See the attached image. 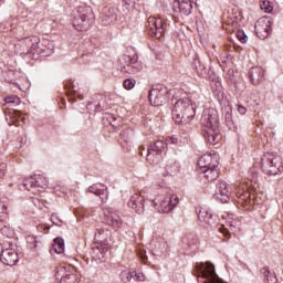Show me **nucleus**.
<instances>
[{"mask_svg":"<svg viewBox=\"0 0 283 283\" xmlns=\"http://www.w3.org/2000/svg\"><path fill=\"white\" fill-rule=\"evenodd\" d=\"M198 218L200 222H205L208 227H213L218 223V216L209 212V210L202 208L198 211Z\"/></svg>","mask_w":283,"mask_h":283,"instance_id":"412c9836","label":"nucleus"},{"mask_svg":"<svg viewBox=\"0 0 283 283\" xmlns=\"http://www.w3.org/2000/svg\"><path fill=\"white\" fill-rule=\"evenodd\" d=\"M261 273H263L266 283H277V276L275 275V272H271L268 268H263Z\"/></svg>","mask_w":283,"mask_h":283,"instance_id":"c85d7f7f","label":"nucleus"},{"mask_svg":"<svg viewBox=\"0 0 283 283\" xmlns=\"http://www.w3.org/2000/svg\"><path fill=\"white\" fill-rule=\"evenodd\" d=\"M54 275L57 283H76V275L70 273L65 266L57 268Z\"/></svg>","mask_w":283,"mask_h":283,"instance_id":"dca6fc26","label":"nucleus"},{"mask_svg":"<svg viewBox=\"0 0 283 283\" xmlns=\"http://www.w3.org/2000/svg\"><path fill=\"white\" fill-rule=\"evenodd\" d=\"M23 145H25V142H24V139L22 137L21 140H20V147H23Z\"/></svg>","mask_w":283,"mask_h":283,"instance_id":"49530a36","label":"nucleus"},{"mask_svg":"<svg viewBox=\"0 0 283 283\" xmlns=\"http://www.w3.org/2000/svg\"><path fill=\"white\" fill-rule=\"evenodd\" d=\"M81 99H83V96L78 95Z\"/></svg>","mask_w":283,"mask_h":283,"instance_id":"8fccbe9b","label":"nucleus"},{"mask_svg":"<svg viewBox=\"0 0 283 283\" xmlns=\"http://www.w3.org/2000/svg\"><path fill=\"white\" fill-rule=\"evenodd\" d=\"M238 112H239V114L244 115V114H247V107H244L242 105H239L238 106Z\"/></svg>","mask_w":283,"mask_h":283,"instance_id":"a19ab883","label":"nucleus"},{"mask_svg":"<svg viewBox=\"0 0 283 283\" xmlns=\"http://www.w3.org/2000/svg\"><path fill=\"white\" fill-rule=\"evenodd\" d=\"M231 196V190L229 189V185L226 181H219L216 188V197L221 202H229V197Z\"/></svg>","mask_w":283,"mask_h":283,"instance_id":"a211bd4d","label":"nucleus"},{"mask_svg":"<svg viewBox=\"0 0 283 283\" xmlns=\"http://www.w3.org/2000/svg\"><path fill=\"white\" fill-rule=\"evenodd\" d=\"M0 232L2 233V235L10 238V235H12V233H13V230L10 227L4 226L0 229Z\"/></svg>","mask_w":283,"mask_h":283,"instance_id":"f704fd0d","label":"nucleus"},{"mask_svg":"<svg viewBox=\"0 0 283 283\" xmlns=\"http://www.w3.org/2000/svg\"><path fill=\"white\" fill-rule=\"evenodd\" d=\"M174 10L189 17L193 10V0H176L174 2Z\"/></svg>","mask_w":283,"mask_h":283,"instance_id":"f3484780","label":"nucleus"},{"mask_svg":"<svg viewBox=\"0 0 283 283\" xmlns=\"http://www.w3.org/2000/svg\"><path fill=\"white\" fill-rule=\"evenodd\" d=\"M237 39H239V41L241 43H247V33H244V31H242V30H238L237 31Z\"/></svg>","mask_w":283,"mask_h":283,"instance_id":"c9c22d12","label":"nucleus"},{"mask_svg":"<svg viewBox=\"0 0 283 283\" xmlns=\"http://www.w3.org/2000/svg\"><path fill=\"white\" fill-rule=\"evenodd\" d=\"M178 202H180L178 195H169L160 202V207L157 210L159 213H169L178 207Z\"/></svg>","mask_w":283,"mask_h":283,"instance_id":"4468645a","label":"nucleus"},{"mask_svg":"<svg viewBox=\"0 0 283 283\" xmlns=\"http://www.w3.org/2000/svg\"><path fill=\"white\" fill-rule=\"evenodd\" d=\"M21 48L22 54H42V56L54 54V42L50 40L36 42V38L34 40L27 38L22 41Z\"/></svg>","mask_w":283,"mask_h":283,"instance_id":"f03ea898","label":"nucleus"},{"mask_svg":"<svg viewBox=\"0 0 283 283\" xmlns=\"http://www.w3.org/2000/svg\"><path fill=\"white\" fill-rule=\"evenodd\" d=\"M0 260L7 266H14L19 262V253L12 248H7L1 251Z\"/></svg>","mask_w":283,"mask_h":283,"instance_id":"2eb2a0df","label":"nucleus"},{"mask_svg":"<svg viewBox=\"0 0 283 283\" xmlns=\"http://www.w3.org/2000/svg\"><path fill=\"white\" fill-rule=\"evenodd\" d=\"M122 136H123L125 143H129V138H127V133H123Z\"/></svg>","mask_w":283,"mask_h":283,"instance_id":"c03bdc74","label":"nucleus"},{"mask_svg":"<svg viewBox=\"0 0 283 283\" xmlns=\"http://www.w3.org/2000/svg\"><path fill=\"white\" fill-rule=\"evenodd\" d=\"M261 10H263L266 13L273 12V7H271L270 2H262Z\"/></svg>","mask_w":283,"mask_h":283,"instance_id":"4c0bfd02","label":"nucleus"},{"mask_svg":"<svg viewBox=\"0 0 283 283\" xmlns=\"http://www.w3.org/2000/svg\"><path fill=\"white\" fill-rule=\"evenodd\" d=\"M143 150H145V147H139L140 156H143Z\"/></svg>","mask_w":283,"mask_h":283,"instance_id":"09e8293b","label":"nucleus"},{"mask_svg":"<svg viewBox=\"0 0 283 283\" xmlns=\"http://www.w3.org/2000/svg\"><path fill=\"white\" fill-rule=\"evenodd\" d=\"M151 247L157 255H161L165 249H167V242L164 239H155L151 241Z\"/></svg>","mask_w":283,"mask_h":283,"instance_id":"a878e982","label":"nucleus"},{"mask_svg":"<svg viewBox=\"0 0 283 283\" xmlns=\"http://www.w3.org/2000/svg\"><path fill=\"white\" fill-rule=\"evenodd\" d=\"M261 169L266 176H277L283 172V159L280 155L266 154L261 158Z\"/></svg>","mask_w":283,"mask_h":283,"instance_id":"39448f33","label":"nucleus"},{"mask_svg":"<svg viewBox=\"0 0 283 283\" xmlns=\"http://www.w3.org/2000/svg\"><path fill=\"white\" fill-rule=\"evenodd\" d=\"M106 222L115 231H123V229H125V223L123 222V219H120V216L116 214V212H107Z\"/></svg>","mask_w":283,"mask_h":283,"instance_id":"6ab92c4d","label":"nucleus"},{"mask_svg":"<svg viewBox=\"0 0 283 283\" xmlns=\"http://www.w3.org/2000/svg\"><path fill=\"white\" fill-rule=\"evenodd\" d=\"M273 25V19L271 18H260L254 25V30L256 33V36L264 41V39H269L271 35V27Z\"/></svg>","mask_w":283,"mask_h":283,"instance_id":"9d476101","label":"nucleus"},{"mask_svg":"<svg viewBox=\"0 0 283 283\" xmlns=\"http://www.w3.org/2000/svg\"><path fill=\"white\" fill-rule=\"evenodd\" d=\"M167 143H172V145H176L177 140L174 138L167 139Z\"/></svg>","mask_w":283,"mask_h":283,"instance_id":"a18cd8bd","label":"nucleus"},{"mask_svg":"<svg viewBox=\"0 0 283 283\" xmlns=\"http://www.w3.org/2000/svg\"><path fill=\"white\" fill-rule=\"evenodd\" d=\"M167 151V143L163 140H156L154 144H150L147 148L146 160L150 165H158L163 160V154Z\"/></svg>","mask_w":283,"mask_h":283,"instance_id":"0eeeda50","label":"nucleus"},{"mask_svg":"<svg viewBox=\"0 0 283 283\" xmlns=\"http://www.w3.org/2000/svg\"><path fill=\"white\" fill-rule=\"evenodd\" d=\"M191 67L193 71L197 72L198 76H200L201 78L209 77V70H207V66H205V64H202L200 59H198V57L193 59V61L191 63Z\"/></svg>","mask_w":283,"mask_h":283,"instance_id":"b1692460","label":"nucleus"},{"mask_svg":"<svg viewBox=\"0 0 283 283\" xmlns=\"http://www.w3.org/2000/svg\"><path fill=\"white\" fill-rule=\"evenodd\" d=\"M224 120L228 129H232V132L238 129V125L235 124V119H233V113L231 111L226 112Z\"/></svg>","mask_w":283,"mask_h":283,"instance_id":"bb28decb","label":"nucleus"},{"mask_svg":"<svg viewBox=\"0 0 283 283\" xmlns=\"http://www.w3.org/2000/svg\"><path fill=\"white\" fill-rule=\"evenodd\" d=\"M6 211H8V209L3 205L0 203V217L6 216Z\"/></svg>","mask_w":283,"mask_h":283,"instance_id":"79ce46f5","label":"nucleus"},{"mask_svg":"<svg viewBox=\"0 0 283 283\" xmlns=\"http://www.w3.org/2000/svg\"><path fill=\"white\" fill-rule=\"evenodd\" d=\"M134 273H136V272H133V273H130V274L134 276Z\"/></svg>","mask_w":283,"mask_h":283,"instance_id":"3c124183","label":"nucleus"},{"mask_svg":"<svg viewBox=\"0 0 283 283\" xmlns=\"http://www.w3.org/2000/svg\"><path fill=\"white\" fill-rule=\"evenodd\" d=\"M73 28L77 30V32H85L90 30L92 23H94V11L92 7H87L82 4L76 8V14L73 19Z\"/></svg>","mask_w":283,"mask_h":283,"instance_id":"20e7f679","label":"nucleus"},{"mask_svg":"<svg viewBox=\"0 0 283 283\" xmlns=\"http://www.w3.org/2000/svg\"><path fill=\"white\" fill-rule=\"evenodd\" d=\"M197 165L199 167V171L202 169L219 167L220 166V155L213 150L210 153H206L198 159Z\"/></svg>","mask_w":283,"mask_h":283,"instance_id":"9b49d317","label":"nucleus"},{"mask_svg":"<svg viewBox=\"0 0 283 283\" xmlns=\"http://www.w3.org/2000/svg\"><path fill=\"white\" fill-rule=\"evenodd\" d=\"M3 168H1V166H0V178H3Z\"/></svg>","mask_w":283,"mask_h":283,"instance_id":"de8ad7c7","label":"nucleus"},{"mask_svg":"<svg viewBox=\"0 0 283 283\" xmlns=\"http://www.w3.org/2000/svg\"><path fill=\"white\" fill-rule=\"evenodd\" d=\"M106 120H108L109 125L115 129H120V120H123V117H115L114 115L108 114Z\"/></svg>","mask_w":283,"mask_h":283,"instance_id":"c756f323","label":"nucleus"},{"mask_svg":"<svg viewBox=\"0 0 283 283\" xmlns=\"http://www.w3.org/2000/svg\"><path fill=\"white\" fill-rule=\"evenodd\" d=\"M123 86L125 87V90H134V87L136 86V80L127 78L124 81Z\"/></svg>","mask_w":283,"mask_h":283,"instance_id":"2f4dec72","label":"nucleus"},{"mask_svg":"<svg viewBox=\"0 0 283 283\" xmlns=\"http://www.w3.org/2000/svg\"><path fill=\"white\" fill-rule=\"evenodd\" d=\"M120 275H122V282H125V283L132 282V277H133L132 272L125 271V272H122Z\"/></svg>","mask_w":283,"mask_h":283,"instance_id":"e433bc0d","label":"nucleus"},{"mask_svg":"<svg viewBox=\"0 0 283 283\" xmlns=\"http://www.w3.org/2000/svg\"><path fill=\"white\" fill-rule=\"evenodd\" d=\"M27 242L29 244H32L34 249H36V247H39V242L36 241V238L35 237H32V235H29L27 238Z\"/></svg>","mask_w":283,"mask_h":283,"instance_id":"58836bf2","label":"nucleus"},{"mask_svg":"<svg viewBox=\"0 0 283 283\" xmlns=\"http://www.w3.org/2000/svg\"><path fill=\"white\" fill-rule=\"evenodd\" d=\"M51 222L55 224V227H63V220H61V218H59V214L56 213H53L51 216Z\"/></svg>","mask_w":283,"mask_h":283,"instance_id":"72a5a7b5","label":"nucleus"},{"mask_svg":"<svg viewBox=\"0 0 283 283\" xmlns=\"http://www.w3.org/2000/svg\"><path fill=\"white\" fill-rule=\"evenodd\" d=\"M21 98L17 95H10L4 98V107H17V105H20Z\"/></svg>","mask_w":283,"mask_h":283,"instance_id":"cd10ccee","label":"nucleus"},{"mask_svg":"<svg viewBox=\"0 0 283 283\" xmlns=\"http://www.w3.org/2000/svg\"><path fill=\"white\" fill-rule=\"evenodd\" d=\"M123 60L126 63V66H123L122 72H126L127 74H136V72H140L143 66L140 62H138V55H123Z\"/></svg>","mask_w":283,"mask_h":283,"instance_id":"f8f14e48","label":"nucleus"},{"mask_svg":"<svg viewBox=\"0 0 283 283\" xmlns=\"http://www.w3.org/2000/svg\"><path fill=\"white\" fill-rule=\"evenodd\" d=\"M196 116V108L189 98H180L172 106V118L176 123H189Z\"/></svg>","mask_w":283,"mask_h":283,"instance_id":"7ed1b4c3","label":"nucleus"},{"mask_svg":"<svg viewBox=\"0 0 283 283\" xmlns=\"http://www.w3.org/2000/svg\"><path fill=\"white\" fill-rule=\"evenodd\" d=\"M199 171L201 174V178H206L207 182H213V180H217L220 176L219 166L212 168H203Z\"/></svg>","mask_w":283,"mask_h":283,"instance_id":"5701e85b","label":"nucleus"},{"mask_svg":"<svg viewBox=\"0 0 283 283\" xmlns=\"http://www.w3.org/2000/svg\"><path fill=\"white\" fill-rule=\"evenodd\" d=\"M54 242H55V251L57 253H61L64 250L65 241L61 238H55Z\"/></svg>","mask_w":283,"mask_h":283,"instance_id":"7c9ffc66","label":"nucleus"},{"mask_svg":"<svg viewBox=\"0 0 283 283\" xmlns=\"http://www.w3.org/2000/svg\"><path fill=\"white\" fill-rule=\"evenodd\" d=\"M237 196L238 198H241V200H247V198H250L251 193H249L248 191H237Z\"/></svg>","mask_w":283,"mask_h":283,"instance_id":"ea45409f","label":"nucleus"},{"mask_svg":"<svg viewBox=\"0 0 283 283\" xmlns=\"http://www.w3.org/2000/svg\"><path fill=\"white\" fill-rule=\"evenodd\" d=\"M249 77L252 85H260L264 81V69L261 66H254L249 71Z\"/></svg>","mask_w":283,"mask_h":283,"instance_id":"4be33fe9","label":"nucleus"},{"mask_svg":"<svg viewBox=\"0 0 283 283\" xmlns=\"http://www.w3.org/2000/svg\"><path fill=\"white\" fill-rule=\"evenodd\" d=\"M176 171H178V167L176 166V164L166 165L167 176H174V174H176Z\"/></svg>","mask_w":283,"mask_h":283,"instance_id":"473e14b6","label":"nucleus"},{"mask_svg":"<svg viewBox=\"0 0 283 283\" xmlns=\"http://www.w3.org/2000/svg\"><path fill=\"white\" fill-rule=\"evenodd\" d=\"M167 32V22L161 18H149L148 19V34L153 39H163Z\"/></svg>","mask_w":283,"mask_h":283,"instance_id":"6e6552de","label":"nucleus"},{"mask_svg":"<svg viewBox=\"0 0 283 283\" xmlns=\"http://www.w3.org/2000/svg\"><path fill=\"white\" fill-rule=\"evenodd\" d=\"M109 235L112 233L107 229H97L95 232V241L98 244H107V240H109Z\"/></svg>","mask_w":283,"mask_h":283,"instance_id":"393cba45","label":"nucleus"},{"mask_svg":"<svg viewBox=\"0 0 283 283\" xmlns=\"http://www.w3.org/2000/svg\"><path fill=\"white\" fill-rule=\"evenodd\" d=\"M201 125L207 127L205 139L209 145H218L222 140V135H220V117L216 109H206L203 112Z\"/></svg>","mask_w":283,"mask_h":283,"instance_id":"f257e3e1","label":"nucleus"},{"mask_svg":"<svg viewBox=\"0 0 283 283\" xmlns=\"http://www.w3.org/2000/svg\"><path fill=\"white\" fill-rule=\"evenodd\" d=\"M145 202L146 205H150V207H154V209L158 207L156 200L147 199L145 201V197L140 196L139 193H134L129 198L128 207L140 216L142 213H145Z\"/></svg>","mask_w":283,"mask_h":283,"instance_id":"1a4fd4ad","label":"nucleus"},{"mask_svg":"<svg viewBox=\"0 0 283 283\" xmlns=\"http://www.w3.org/2000/svg\"><path fill=\"white\" fill-rule=\"evenodd\" d=\"M90 193H94V196H97L101 198L102 202H105L107 198H109V191L107 190V186L103 184H94L88 187Z\"/></svg>","mask_w":283,"mask_h":283,"instance_id":"aec40b11","label":"nucleus"},{"mask_svg":"<svg viewBox=\"0 0 283 283\" xmlns=\"http://www.w3.org/2000/svg\"><path fill=\"white\" fill-rule=\"evenodd\" d=\"M153 107H163L169 101V88L163 84H154L148 93Z\"/></svg>","mask_w":283,"mask_h":283,"instance_id":"423d86ee","label":"nucleus"},{"mask_svg":"<svg viewBox=\"0 0 283 283\" xmlns=\"http://www.w3.org/2000/svg\"><path fill=\"white\" fill-rule=\"evenodd\" d=\"M70 87H71V92H74L75 94H78V90H76V84H74L72 82Z\"/></svg>","mask_w":283,"mask_h":283,"instance_id":"37998d69","label":"nucleus"},{"mask_svg":"<svg viewBox=\"0 0 283 283\" xmlns=\"http://www.w3.org/2000/svg\"><path fill=\"white\" fill-rule=\"evenodd\" d=\"M23 187L28 191H32L34 188L45 189L48 187V178L41 175H34L25 179Z\"/></svg>","mask_w":283,"mask_h":283,"instance_id":"ddd939ff","label":"nucleus"}]
</instances>
